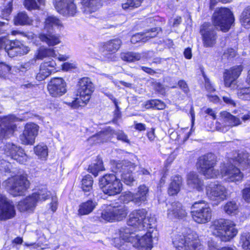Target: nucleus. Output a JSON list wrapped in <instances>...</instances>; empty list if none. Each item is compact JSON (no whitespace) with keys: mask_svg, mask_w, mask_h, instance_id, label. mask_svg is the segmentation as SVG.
I'll return each mask as SVG.
<instances>
[{"mask_svg":"<svg viewBox=\"0 0 250 250\" xmlns=\"http://www.w3.org/2000/svg\"><path fill=\"white\" fill-rule=\"evenodd\" d=\"M172 243L177 250H203L196 232L188 229L175 234Z\"/></svg>","mask_w":250,"mask_h":250,"instance_id":"nucleus-1","label":"nucleus"},{"mask_svg":"<svg viewBox=\"0 0 250 250\" xmlns=\"http://www.w3.org/2000/svg\"><path fill=\"white\" fill-rule=\"evenodd\" d=\"M210 228L213 235L219 237L224 242L229 241L238 233L236 224L229 219H216L212 223Z\"/></svg>","mask_w":250,"mask_h":250,"instance_id":"nucleus-2","label":"nucleus"},{"mask_svg":"<svg viewBox=\"0 0 250 250\" xmlns=\"http://www.w3.org/2000/svg\"><path fill=\"white\" fill-rule=\"evenodd\" d=\"M77 93L80 98H76L70 102L64 103L73 109L86 104L89 101L91 95L94 90V86L91 80L88 77H83L79 80L77 84Z\"/></svg>","mask_w":250,"mask_h":250,"instance_id":"nucleus-3","label":"nucleus"},{"mask_svg":"<svg viewBox=\"0 0 250 250\" xmlns=\"http://www.w3.org/2000/svg\"><path fill=\"white\" fill-rule=\"evenodd\" d=\"M51 193L45 187L39 188L32 194L20 201L18 208L21 212H32L39 202H43L49 198Z\"/></svg>","mask_w":250,"mask_h":250,"instance_id":"nucleus-4","label":"nucleus"},{"mask_svg":"<svg viewBox=\"0 0 250 250\" xmlns=\"http://www.w3.org/2000/svg\"><path fill=\"white\" fill-rule=\"evenodd\" d=\"M147 214L148 212L145 208L134 210L129 214L128 225L139 230L148 228L152 229L155 220L149 217Z\"/></svg>","mask_w":250,"mask_h":250,"instance_id":"nucleus-5","label":"nucleus"},{"mask_svg":"<svg viewBox=\"0 0 250 250\" xmlns=\"http://www.w3.org/2000/svg\"><path fill=\"white\" fill-rule=\"evenodd\" d=\"M216 161V157L214 154L207 153L198 159L197 168L206 178H216L220 174L218 170L214 168Z\"/></svg>","mask_w":250,"mask_h":250,"instance_id":"nucleus-6","label":"nucleus"},{"mask_svg":"<svg viewBox=\"0 0 250 250\" xmlns=\"http://www.w3.org/2000/svg\"><path fill=\"white\" fill-rule=\"evenodd\" d=\"M3 185L13 196L23 195L29 188L30 182L25 175H19L8 178Z\"/></svg>","mask_w":250,"mask_h":250,"instance_id":"nucleus-7","label":"nucleus"},{"mask_svg":"<svg viewBox=\"0 0 250 250\" xmlns=\"http://www.w3.org/2000/svg\"><path fill=\"white\" fill-rule=\"evenodd\" d=\"M99 183L104 193L109 196L118 194L123 189L120 180L114 174H105L100 179Z\"/></svg>","mask_w":250,"mask_h":250,"instance_id":"nucleus-8","label":"nucleus"},{"mask_svg":"<svg viewBox=\"0 0 250 250\" xmlns=\"http://www.w3.org/2000/svg\"><path fill=\"white\" fill-rule=\"evenodd\" d=\"M234 18L231 11L227 8L217 9L213 15L214 25L224 32L228 31L234 22Z\"/></svg>","mask_w":250,"mask_h":250,"instance_id":"nucleus-9","label":"nucleus"},{"mask_svg":"<svg viewBox=\"0 0 250 250\" xmlns=\"http://www.w3.org/2000/svg\"><path fill=\"white\" fill-rule=\"evenodd\" d=\"M219 174L218 176L229 183H239L244 178V174L240 169L230 162L221 164Z\"/></svg>","mask_w":250,"mask_h":250,"instance_id":"nucleus-10","label":"nucleus"},{"mask_svg":"<svg viewBox=\"0 0 250 250\" xmlns=\"http://www.w3.org/2000/svg\"><path fill=\"white\" fill-rule=\"evenodd\" d=\"M191 213L193 220L199 224L209 222L212 218V211L209 206L204 201L195 202L191 207Z\"/></svg>","mask_w":250,"mask_h":250,"instance_id":"nucleus-11","label":"nucleus"},{"mask_svg":"<svg viewBox=\"0 0 250 250\" xmlns=\"http://www.w3.org/2000/svg\"><path fill=\"white\" fill-rule=\"evenodd\" d=\"M149 230L145 235H135L131 231L130 243L138 250H151L153 247L152 240L156 237V230Z\"/></svg>","mask_w":250,"mask_h":250,"instance_id":"nucleus-12","label":"nucleus"},{"mask_svg":"<svg viewBox=\"0 0 250 250\" xmlns=\"http://www.w3.org/2000/svg\"><path fill=\"white\" fill-rule=\"evenodd\" d=\"M23 119L9 115L0 118V140L9 138L13 135L17 128L15 122L22 121Z\"/></svg>","mask_w":250,"mask_h":250,"instance_id":"nucleus-13","label":"nucleus"},{"mask_svg":"<svg viewBox=\"0 0 250 250\" xmlns=\"http://www.w3.org/2000/svg\"><path fill=\"white\" fill-rule=\"evenodd\" d=\"M2 154L11 157L21 164L25 163L27 159V155L22 148L11 143H6L3 148H0V156Z\"/></svg>","mask_w":250,"mask_h":250,"instance_id":"nucleus-14","label":"nucleus"},{"mask_svg":"<svg viewBox=\"0 0 250 250\" xmlns=\"http://www.w3.org/2000/svg\"><path fill=\"white\" fill-rule=\"evenodd\" d=\"M206 191L208 199L218 203L226 199L228 196L227 188L221 184H209L207 186Z\"/></svg>","mask_w":250,"mask_h":250,"instance_id":"nucleus-15","label":"nucleus"},{"mask_svg":"<svg viewBox=\"0 0 250 250\" xmlns=\"http://www.w3.org/2000/svg\"><path fill=\"white\" fill-rule=\"evenodd\" d=\"M242 65L235 66L225 70L223 74L224 85L226 87L234 90L238 88L236 80L243 70Z\"/></svg>","mask_w":250,"mask_h":250,"instance_id":"nucleus-16","label":"nucleus"},{"mask_svg":"<svg viewBox=\"0 0 250 250\" xmlns=\"http://www.w3.org/2000/svg\"><path fill=\"white\" fill-rule=\"evenodd\" d=\"M54 6L59 13L67 17H74L78 12L74 0H54Z\"/></svg>","mask_w":250,"mask_h":250,"instance_id":"nucleus-17","label":"nucleus"},{"mask_svg":"<svg viewBox=\"0 0 250 250\" xmlns=\"http://www.w3.org/2000/svg\"><path fill=\"white\" fill-rule=\"evenodd\" d=\"M130 234L131 230L129 228H120L117 230L114 234L112 244L120 250L124 247H127V243H130Z\"/></svg>","mask_w":250,"mask_h":250,"instance_id":"nucleus-18","label":"nucleus"},{"mask_svg":"<svg viewBox=\"0 0 250 250\" xmlns=\"http://www.w3.org/2000/svg\"><path fill=\"white\" fill-rule=\"evenodd\" d=\"M16 210L12 202L5 196L0 195V221H5L13 218Z\"/></svg>","mask_w":250,"mask_h":250,"instance_id":"nucleus-19","label":"nucleus"},{"mask_svg":"<svg viewBox=\"0 0 250 250\" xmlns=\"http://www.w3.org/2000/svg\"><path fill=\"white\" fill-rule=\"evenodd\" d=\"M39 128V126L34 123H27L22 133L20 136L21 143L24 145H33L38 134Z\"/></svg>","mask_w":250,"mask_h":250,"instance_id":"nucleus-20","label":"nucleus"},{"mask_svg":"<svg viewBox=\"0 0 250 250\" xmlns=\"http://www.w3.org/2000/svg\"><path fill=\"white\" fill-rule=\"evenodd\" d=\"M47 89L49 94L53 97H60L67 91L66 84L62 78H55L48 83Z\"/></svg>","mask_w":250,"mask_h":250,"instance_id":"nucleus-21","label":"nucleus"},{"mask_svg":"<svg viewBox=\"0 0 250 250\" xmlns=\"http://www.w3.org/2000/svg\"><path fill=\"white\" fill-rule=\"evenodd\" d=\"M203 44L206 47H212L216 43V34L213 26L208 23L203 24L200 29Z\"/></svg>","mask_w":250,"mask_h":250,"instance_id":"nucleus-22","label":"nucleus"},{"mask_svg":"<svg viewBox=\"0 0 250 250\" xmlns=\"http://www.w3.org/2000/svg\"><path fill=\"white\" fill-rule=\"evenodd\" d=\"M167 217L170 219H183L187 215V212L181 203L173 202L167 209Z\"/></svg>","mask_w":250,"mask_h":250,"instance_id":"nucleus-23","label":"nucleus"},{"mask_svg":"<svg viewBox=\"0 0 250 250\" xmlns=\"http://www.w3.org/2000/svg\"><path fill=\"white\" fill-rule=\"evenodd\" d=\"M134 204L138 206L145 204L148 201L149 197V188L145 185H140L134 193Z\"/></svg>","mask_w":250,"mask_h":250,"instance_id":"nucleus-24","label":"nucleus"},{"mask_svg":"<svg viewBox=\"0 0 250 250\" xmlns=\"http://www.w3.org/2000/svg\"><path fill=\"white\" fill-rule=\"evenodd\" d=\"M158 28H154L142 33H137L131 37L130 41L132 43H136L140 42H145L148 39L156 37L158 33Z\"/></svg>","mask_w":250,"mask_h":250,"instance_id":"nucleus-25","label":"nucleus"},{"mask_svg":"<svg viewBox=\"0 0 250 250\" xmlns=\"http://www.w3.org/2000/svg\"><path fill=\"white\" fill-rule=\"evenodd\" d=\"M187 184L190 188L201 191L203 189V181L199 177L195 172H190L187 175Z\"/></svg>","mask_w":250,"mask_h":250,"instance_id":"nucleus-26","label":"nucleus"},{"mask_svg":"<svg viewBox=\"0 0 250 250\" xmlns=\"http://www.w3.org/2000/svg\"><path fill=\"white\" fill-rule=\"evenodd\" d=\"M82 9L85 14L97 11L102 6L101 0H81Z\"/></svg>","mask_w":250,"mask_h":250,"instance_id":"nucleus-27","label":"nucleus"},{"mask_svg":"<svg viewBox=\"0 0 250 250\" xmlns=\"http://www.w3.org/2000/svg\"><path fill=\"white\" fill-rule=\"evenodd\" d=\"M136 165L131 162L124 160L112 166V169L116 173H131L134 170Z\"/></svg>","mask_w":250,"mask_h":250,"instance_id":"nucleus-28","label":"nucleus"},{"mask_svg":"<svg viewBox=\"0 0 250 250\" xmlns=\"http://www.w3.org/2000/svg\"><path fill=\"white\" fill-rule=\"evenodd\" d=\"M47 33H42L39 34V38L40 40L45 43L48 46H54L60 43V36L53 33L50 30H46Z\"/></svg>","mask_w":250,"mask_h":250,"instance_id":"nucleus-29","label":"nucleus"},{"mask_svg":"<svg viewBox=\"0 0 250 250\" xmlns=\"http://www.w3.org/2000/svg\"><path fill=\"white\" fill-rule=\"evenodd\" d=\"M182 182L183 180L181 176L175 175L173 177L168 188V194L171 196L176 195L180 190Z\"/></svg>","mask_w":250,"mask_h":250,"instance_id":"nucleus-30","label":"nucleus"},{"mask_svg":"<svg viewBox=\"0 0 250 250\" xmlns=\"http://www.w3.org/2000/svg\"><path fill=\"white\" fill-rule=\"evenodd\" d=\"M236 161L238 163L242 170L250 168V158L249 154L246 151H241L237 154Z\"/></svg>","mask_w":250,"mask_h":250,"instance_id":"nucleus-31","label":"nucleus"},{"mask_svg":"<svg viewBox=\"0 0 250 250\" xmlns=\"http://www.w3.org/2000/svg\"><path fill=\"white\" fill-rule=\"evenodd\" d=\"M122 44V42L121 39L116 38L104 42L103 47L106 51L114 53L119 49Z\"/></svg>","mask_w":250,"mask_h":250,"instance_id":"nucleus-32","label":"nucleus"},{"mask_svg":"<svg viewBox=\"0 0 250 250\" xmlns=\"http://www.w3.org/2000/svg\"><path fill=\"white\" fill-rule=\"evenodd\" d=\"M96 206V202H94L90 200H88L82 203L79 206L78 214L80 215L88 214L93 210Z\"/></svg>","mask_w":250,"mask_h":250,"instance_id":"nucleus-33","label":"nucleus"},{"mask_svg":"<svg viewBox=\"0 0 250 250\" xmlns=\"http://www.w3.org/2000/svg\"><path fill=\"white\" fill-rule=\"evenodd\" d=\"M115 221H121L125 218L128 213L127 208L123 205L117 207H112Z\"/></svg>","mask_w":250,"mask_h":250,"instance_id":"nucleus-34","label":"nucleus"},{"mask_svg":"<svg viewBox=\"0 0 250 250\" xmlns=\"http://www.w3.org/2000/svg\"><path fill=\"white\" fill-rule=\"evenodd\" d=\"M54 26L59 27H62L61 21L57 17L54 16H48L44 22V30H52Z\"/></svg>","mask_w":250,"mask_h":250,"instance_id":"nucleus-35","label":"nucleus"},{"mask_svg":"<svg viewBox=\"0 0 250 250\" xmlns=\"http://www.w3.org/2000/svg\"><path fill=\"white\" fill-rule=\"evenodd\" d=\"M220 114L222 118L229 126H237L241 124L239 118L236 117L227 111H223Z\"/></svg>","mask_w":250,"mask_h":250,"instance_id":"nucleus-36","label":"nucleus"},{"mask_svg":"<svg viewBox=\"0 0 250 250\" xmlns=\"http://www.w3.org/2000/svg\"><path fill=\"white\" fill-rule=\"evenodd\" d=\"M14 21L17 25H30L32 20L30 19L25 12H20L14 18Z\"/></svg>","mask_w":250,"mask_h":250,"instance_id":"nucleus-37","label":"nucleus"},{"mask_svg":"<svg viewBox=\"0 0 250 250\" xmlns=\"http://www.w3.org/2000/svg\"><path fill=\"white\" fill-rule=\"evenodd\" d=\"M6 42L7 43L6 47H5V50L7 52L10 57H13L15 56V52L20 45H21L22 43L18 40L12 41L7 39Z\"/></svg>","mask_w":250,"mask_h":250,"instance_id":"nucleus-38","label":"nucleus"},{"mask_svg":"<svg viewBox=\"0 0 250 250\" xmlns=\"http://www.w3.org/2000/svg\"><path fill=\"white\" fill-rule=\"evenodd\" d=\"M242 25L246 28H250V6L246 7L241 14L240 18Z\"/></svg>","mask_w":250,"mask_h":250,"instance_id":"nucleus-39","label":"nucleus"},{"mask_svg":"<svg viewBox=\"0 0 250 250\" xmlns=\"http://www.w3.org/2000/svg\"><path fill=\"white\" fill-rule=\"evenodd\" d=\"M223 209L224 212L228 215H235L238 212V206L235 201H229L224 205Z\"/></svg>","mask_w":250,"mask_h":250,"instance_id":"nucleus-40","label":"nucleus"},{"mask_svg":"<svg viewBox=\"0 0 250 250\" xmlns=\"http://www.w3.org/2000/svg\"><path fill=\"white\" fill-rule=\"evenodd\" d=\"M109 138V131L107 130L101 131L89 138V141L95 142L96 143L104 142Z\"/></svg>","mask_w":250,"mask_h":250,"instance_id":"nucleus-41","label":"nucleus"},{"mask_svg":"<svg viewBox=\"0 0 250 250\" xmlns=\"http://www.w3.org/2000/svg\"><path fill=\"white\" fill-rule=\"evenodd\" d=\"M57 56V55L53 49L43 48H40L39 50L38 54L37 55V58L38 59H42L47 57L55 58Z\"/></svg>","mask_w":250,"mask_h":250,"instance_id":"nucleus-42","label":"nucleus"},{"mask_svg":"<svg viewBox=\"0 0 250 250\" xmlns=\"http://www.w3.org/2000/svg\"><path fill=\"white\" fill-rule=\"evenodd\" d=\"M239 244L244 250H250V232H243L240 235Z\"/></svg>","mask_w":250,"mask_h":250,"instance_id":"nucleus-43","label":"nucleus"},{"mask_svg":"<svg viewBox=\"0 0 250 250\" xmlns=\"http://www.w3.org/2000/svg\"><path fill=\"white\" fill-rule=\"evenodd\" d=\"M121 57L124 61L132 62L140 60L142 56L138 53L129 52L121 53Z\"/></svg>","mask_w":250,"mask_h":250,"instance_id":"nucleus-44","label":"nucleus"},{"mask_svg":"<svg viewBox=\"0 0 250 250\" xmlns=\"http://www.w3.org/2000/svg\"><path fill=\"white\" fill-rule=\"evenodd\" d=\"M35 154L41 159H45L48 155V149L46 145H39L34 147Z\"/></svg>","mask_w":250,"mask_h":250,"instance_id":"nucleus-45","label":"nucleus"},{"mask_svg":"<svg viewBox=\"0 0 250 250\" xmlns=\"http://www.w3.org/2000/svg\"><path fill=\"white\" fill-rule=\"evenodd\" d=\"M52 72L42 63L41 65L39 72L36 75V79L42 81L48 77Z\"/></svg>","mask_w":250,"mask_h":250,"instance_id":"nucleus-46","label":"nucleus"},{"mask_svg":"<svg viewBox=\"0 0 250 250\" xmlns=\"http://www.w3.org/2000/svg\"><path fill=\"white\" fill-rule=\"evenodd\" d=\"M104 170L102 161L100 159L98 160L96 163H93L89 166L88 170L94 176L96 177L98 172Z\"/></svg>","mask_w":250,"mask_h":250,"instance_id":"nucleus-47","label":"nucleus"},{"mask_svg":"<svg viewBox=\"0 0 250 250\" xmlns=\"http://www.w3.org/2000/svg\"><path fill=\"white\" fill-rule=\"evenodd\" d=\"M92 178L89 175L85 176L82 180V188L85 192L90 191L92 188Z\"/></svg>","mask_w":250,"mask_h":250,"instance_id":"nucleus-48","label":"nucleus"},{"mask_svg":"<svg viewBox=\"0 0 250 250\" xmlns=\"http://www.w3.org/2000/svg\"><path fill=\"white\" fill-rule=\"evenodd\" d=\"M146 108H154L159 110L163 109L166 107L165 104L158 100H151L147 101L146 104Z\"/></svg>","mask_w":250,"mask_h":250,"instance_id":"nucleus-49","label":"nucleus"},{"mask_svg":"<svg viewBox=\"0 0 250 250\" xmlns=\"http://www.w3.org/2000/svg\"><path fill=\"white\" fill-rule=\"evenodd\" d=\"M112 207L108 208L104 210L101 214V218L103 220L108 222L115 221Z\"/></svg>","mask_w":250,"mask_h":250,"instance_id":"nucleus-50","label":"nucleus"},{"mask_svg":"<svg viewBox=\"0 0 250 250\" xmlns=\"http://www.w3.org/2000/svg\"><path fill=\"white\" fill-rule=\"evenodd\" d=\"M143 0H126L122 3V8L126 10L130 8H136L141 5Z\"/></svg>","mask_w":250,"mask_h":250,"instance_id":"nucleus-51","label":"nucleus"},{"mask_svg":"<svg viewBox=\"0 0 250 250\" xmlns=\"http://www.w3.org/2000/svg\"><path fill=\"white\" fill-rule=\"evenodd\" d=\"M11 67L4 62H0V77L4 79L9 78Z\"/></svg>","mask_w":250,"mask_h":250,"instance_id":"nucleus-52","label":"nucleus"},{"mask_svg":"<svg viewBox=\"0 0 250 250\" xmlns=\"http://www.w3.org/2000/svg\"><path fill=\"white\" fill-rule=\"evenodd\" d=\"M238 97L244 100H250V87L240 88L238 89Z\"/></svg>","mask_w":250,"mask_h":250,"instance_id":"nucleus-53","label":"nucleus"},{"mask_svg":"<svg viewBox=\"0 0 250 250\" xmlns=\"http://www.w3.org/2000/svg\"><path fill=\"white\" fill-rule=\"evenodd\" d=\"M121 199L124 203H127L129 202H132L134 203V200L135 199L134 193L130 191H125L121 196Z\"/></svg>","mask_w":250,"mask_h":250,"instance_id":"nucleus-54","label":"nucleus"},{"mask_svg":"<svg viewBox=\"0 0 250 250\" xmlns=\"http://www.w3.org/2000/svg\"><path fill=\"white\" fill-rule=\"evenodd\" d=\"M120 175L125 183L127 185H131L135 181L134 177L130 173H123L120 174Z\"/></svg>","mask_w":250,"mask_h":250,"instance_id":"nucleus-55","label":"nucleus"},{"mask_svg":"<svg viewBox=\"0 0 250 250\" xmlns=\"http://www.w3.org/2000/svg\"><path fill=\"white\" fill-rule=\"evenodd\" d=\"M203 77L205 81V87L206 90L209 92L215 91V89L213 84L210 82L209 79L207 77L204 72H202Z\"/></svg>","mask_w":250,"mask_h":250,"instance_id":"nucleus-56","label":"nucleus"},{"mask_svg":"<svg viewBox=\"0 0 250 250\" xmlns=\"http://www.w3.org/2000/svg\"><path fill=\"white\" fill-rule=\"evenodd\" d=\"M115 134L118 140L122 141L125 143H129V140L128 139L127 135H126L123 131L118 130L115 132Z\"/></svg>","mask_w":250,"mask_h":250,"instance_id":"nucleus-57","label":"nucleus"},{"mask_svg":"<svg viewBox=\"0 0 250 250\" xmlns=\"http://www.w3.org/2000/svg\"><path fill=\"white\" fill-rule=\"evenodd\" d=\"M217 245L214 241L212 240L209 241L208 242V248L207 250H234L230 247H223L221 249H218Z\"/></svg>","mask_w":250,"mask_h":250,"instance_id":"nucleus-58","label":"nucleus"},{"mask_svg":"<svg viewBox=\"0 0 250 250\" xmlns=\"http://www.w3.org/2000/svg\"><path fill=\"white\" fill-rule=\"evenodd\" d=\"M241 192L243 199L247 203H250V186L245 188Z\"/></svg>","mask_w":250,"mask_h":250,"instance_id":"nucleus-59","label":"nucleus"},{"mask_svg":"<svg viewBox=\"0 0 250 250\" xmlns=\"http://www.w3.org/2000/svg\"><path fill=\"white\" fill-rule=\"evenodd\" d=\"M24 5L29 10L36 9L38 8L35 0H25Z\"/></svg>","mask_w":250,"mask_h":250,"instance_id":"nucleus-60","label":"nucleus"},{"mask_svg":"<svg viewBox=\"0 0 250 250\" xmlns=\"http://www.w3.org/2000/svg\"><path fill=\"white\" fill-rule=\"evenodd\" d=\"M29 51V48L22 43L21 45H20L19 48L17 49L14 54H15V56L18 55H21L27 54Z\"/></svg>","mask_w":250,"mask_h":250,"instance_id":"nucleus-61","label":"nucleus"},{"mask_svg":"<svg viewBox=\"0 0 250 250\" xmlns=\"http://www.w3.org/2000/svg\"><path fill=\"white\" fill-rule=\"evenodd\" d=\"M178 85L179 87L186 94H188L189 91V89L187 83L183 80H181L178 82Z\"/></svg>","mask_w":250,"mask_h":250,"instance_id":"nucleus-62","label":"nucleus"},{"mask_svg":"<svg viewBox=\"0 0 250 250\" xmlns=\"http://www.w3.org/2000/svg\"><path fill=\"white\" fill-rule=\"evenodd\" d=\"M42 64H44L46 67H48V69H51V71L52 72H54L56 70L55 68L56 63L54 60L45 62Z\"/></svg>","mask_w":250,"mask_h":250,"instance_id":"nucleus-63","label":"nucleus"},{"mask_svg":"<svg viewBox=\"0 0 250 250\" xmlns=\"http://www.w3.org/2000/svg\"><path fill=\"white\" fill-rule=\"evenodd\" d=\"M75 68H76V64L74 63L66 62L62 65V69L64 71H69Z\"/></svg>","mask_w":250,"mask_h":250,"instance_id":"nucleus-64","label":"nucleus"}]
</instances>
